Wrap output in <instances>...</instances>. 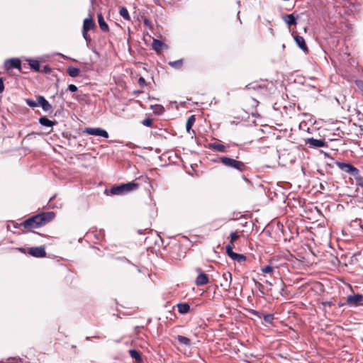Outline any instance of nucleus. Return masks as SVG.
Segmentation results:
<instances>
[{
    "mask_svg": "<svg viewBox=\"0 0 363 363\" xmlns=\"http://www.w3.org/2000/svg\"><path fill=\"white\" fill-rule=\"evenodd\" d=\"M55 214L52 212H43L33 216L21 223H16L14 221H9L6 227H10V224L13 225V227H38L45 225L55 218Z\"/></svg>",
    "mask_w": 363,
    "mask_h": 363,
    "instance_id": "f257e3e1",
    "label": "nucleus"
},
{
    "mask_svg": "<svg viewBox=\"0 0 363 363\" xmlns=\"http://www.w3.org/2000/svg\"><path fill=\"white\" fill-rule=\"evenodd\" d=\"M240 238V235L236 232H232L230 235V242L226 245V253L229 256V257L234 260L238 261V262H245L246 260L245 256L241 254L235 253L233 251V248H235V242Z\"/></svg>",
    "mask_w": 363,
    "mask_h": 363,
    "instance_id": "f03ea898",
    "label": "nucleus"
},
{
    "mask_svg": "<svg viewBox=\"0 0 363 363\" xmlns=\"http://www.w3.org/2000/svg\"><path fill=\"white\" fill-rule=\"evenodd\" d=\"M139 186V184L133 182L125 184H122L118 186H113L109 191L111 195H125L135 189Z\"/></svg>",
    "mask_w": 363,
    "mask_h": 363,
    "instance_id": "7ed1b4c3",
    "label": "nucleus"
},
{
    "mask_svg": "<svg viewBox=\"0 0 363 363\" xmlns=\"http://www.w3.org/2000/svg\"><path fill=\"white\" fill-rule=\"evenodd\" d=\"M220 161L225 167L235 169L240 172H242L245 169V165L242 162L225 156L221 157Z\"/></svg>",
    "mask_w": 363,
    "mask_h": 363,
    "instance_id": "20e7f679",
    "label": "nucleus"
},
{
    "mask_svg": "<svg viewBox=\"0 0 363 363\" xmlns=\"http://www.w3.org/2000/svg\"><path fill=\"white\" fill-rule=\"evenodd\" d=\"M337 166L342 171L350 174L355 178H358L359 176V171L357 168L350 163H345L342 162H337Z\"/></svg>",
    "mask_w": 363,
    "mask_h": 363,
    "instance_id": "39448f33",
    "label": "nucleus"
},
{
    "mask_svg": "<svg viewBox=\"0 0 363 363\" xmlns=\"http://www.w3.org/2000/svg\"><path fill=\"white\" fill-rule=\"evenodd\" d=\"M231 281L232 274L230 272H226L222 274L220 286L225 291H229Z\"/></svg>",
    "mask_w": 363,
    "mask_h": 363,
    "instance_id": "423d86ee",
    "label": "nucleus"
},
{
    "mask_svg": "<svg viewBox=\"0 0 363 363\" xmlns=\"http://www.w3.org/2000/svg\"><path fill=\"white\" fill-rule=\"evenodd\" d=\"M85 133L91 135L101 136L105 138H108L107 131L101 128H87L85 130Z\"/></svg>",
    "mask_w": 363,
    "mask_h": 363,
    "instance_id": "0eeeda50",
    "label": "nucleus"
},
{
    "mask_svg": "<svg viewBox=\"0 0 363 363\" xmlns=\"http://www.w3.org/2000/svg\"><path fill=\"white\" fill-rule=\"evenodd\" d=\"M198 276L195 280V284L196 286H203L208 283V276L200 269H196Z\"/></svg>",
    "mask_w": 363,
    "mask_h": 363,
    "instance_id": "6e6552de",
    "label": "nucleus"
},
{
    "mask_svg": "<svg viewBox=\"0 0 363 363\" xmlns=\"http://www.w3.org/2000/svg\"><path fill=\"white\" fill-rule=\"evenodd\" d=\"M28 253L35 257H44L46 255L43 246L30 247L28 249Z\"/></svg>",
    "mask_w": 363,
    "mask_h": 363,
    "instance_id": "1a4fd4ad",
    "label": "nucleus"
},
{
    "mask_svg": "<svg viewBox=\"0 0 363 363\" xmlns=\"http://www.w3.org/2000/svg\"><path fill=\"white\" fill-rule=\"evenodd\" d=\"M363 301V296L361 294H354L347 296V304L352 307H356L359 303Z\"/></svg>",
    "mask_w": 363,
    "mask_h": 363,
    "instance_id": "9d476101",
    "label": "nucleus"
},
{
    "mask_svg": "<svg viewBox=\"0 0 363 363\" xmlns=\"http://www.w3.org/2000/svg\"><path fill=\"white\" fill-rule=\"evenodd\" d=\"M21 61L18 58L6 60L4 62L6 69L9 70L13 68L21 69Z\"/></svg>",
    "mask_w": 363,
    "mask_h": 363,
    "instance_id": "9b49d317",
    "label": "nucleus"
},
{
    "mask_svg": "<svg viewBox=\"0 0 363 363\" xmlns=\"http://www.w3.org/2000/svg\"><path fill=\"white\" fill-rule=\"evenodd\" d=\"M306 143L310 147H323L326 146L324 140L315 139L313 138H308L306 140Z\"/></svg>",
    "mask_w": 363,
    "mask_h": 363,
    "instance_id": "f8f14e48",
    "label": "nucleus"
},
{
    "mask_svg": "<svg viewBox=\"0 0 363 363\" xmlns=\"http://www.w3.org/2000/svg\"><path fill=\"white\" fill-rule=\"evenodd\" d=\"M284 21L289 26H296L297 22V16H295L294 13L286 14L283 16Z\"/></svg>",
    "mask_w": 363,
    "mask_h": 363,
    "instance_id": "ddd939ff",
    "label": "nucleus"
},
{
    "mask_svg": "<svg viewBox=\"0 0 363 363\" xmlns=\"http://www.w3.org/2000/svg\"><path fill=\"white\" fill-rule=\"evenodd\" d=\"M294 40L297 45L304 52H308V47L306 44L305 40L302 36L296 35Z\"/></svg>",
    "mask_w": 363,
    "mask_h": 363,
    "instance_id": "4468645a",
    "label": "nucleus"
},
{
    "mask_svg": "<svg viewBox=\"0 0 363 363\" xmlns=\"http://www.w3.org/2000/svg\"><path fill=\"white\" fill-rule=\"evenodd\" d=\"M40 106L42 107L44 111H50L52 110V106L43 96H39Z\"/></svg>",
    "mask_w": 363,
    "mask_h": 363,
    "instance_id": "2eb2a0df",
    "label": "nucleus"
},
{
    "mask_svg": "<svg viewBox=\"0 0 363 363\" xmlns=\"http://www.w3.org/2000/svg\"><path fill=\"white\" fill-rule=\"evenodd\" d=\"M94 27L95 23L91 18H85L84 20L82 31L88 32Z\"/></svg>",
    "mask_w": 363,
    "mask_h": 363,
    "instance_id": "dca6fc26",
    "label": "nucleus"
},
{
    "mask_svg": "<svg viewBox=\"0 0 363 363\" xmlns=\"http://www.w3.org/2000/svg\"><path fill=\"white\" fill-rule=\"evenodd\" d=\"M97 17H98V23H99L100 28L104 32L108 31L109 30L108 26L105 22L103 15L101 13H98Z\"/></svg>",
    "mask_w": 363,
    "mask_h": 363,
    "instance_id": "f3484780",
    "label": "nucleus"
},
{
    "mask_svg": "<svg viewBox=\"0 0 363 363\" xmlns=\"http://www.w3.org/2000/svg\"><path fill=\"white\" fill-rule=\"evenodd\" d=\"M208 147L210 149H213L220 152H226V147L223 145H222L220 143H209L208 145Z\"/></svg>",
    "mask_w": 363,
    "mask_h": 363,
    "instance_id": "a211bd4d",
    "label": "nucleus"
},
{
    "mask_svg": "<svg viewBox=\"0 0 363 363\" xmlns=\"http://www.w3.org/2000/svg\"><path fill=\"white\" fill-rule=\"evenodd\" d=\"M39 123L43 125V126H46V127H52L55 124V121H50V119H48V118H46L45 116H43V117H40L39 118Z\"/></svg>",
    "mask_w": 363,
    "mask_h": 363,
    "instance_id": "6ab92c4d",
    "label": "nucleus"
},
{
    "mask_svg": "<svg viewBox=\"0 0 363 363\" xmlns=\"http://www.w3.org/2000/svg\"><path fill=\"white\" fill-rule=\"evenodd\" d=\"M129 354L132 358H134L137 363H142L143 359L140 353L135 350H130Z\"/></svg>",
    "mask_w": 363,
    "mask_h": 363,
    "instance_id": "aec40b11",
    "label": "nucleus"
},
{
    "mask_svg": "<svg viewBox=\"0 0 363 363\" xmlns=\"http://www.w3.org/2000/svg\"><path fill=\"white\" fill-rule=\"evenodd\" d=\"M178 311L181 314L187 313L190 310V306L188 303H179L177 304Z\"/></svg>",
    "mask_w": 363,
    "mask_h": 363,
    "instance_id": "412c9836",
    "label": "nucleus"
},
{
    "mask_svg": "<svg viewBox=\"0 0 363 363\" xmlns=\"http://www.w3.org/2000/svg\"><path fill=\"white\" fill-rule=\"evenodd\" d=\"M67 72V74L72 77H77L79 75L80 73L79 69L74 67H69Z\"/></svg>",
    "mask_w": 363,
    "mask_h": 363,
    "instance_id": "4be33fe9",
    "label": "nucleus"
},
{
    "mask_svg": "<svg viewBox=\"0 0 363 363\" xmlns=\"http://www.w3.org/2000/svg\"><path fill=\"white\" fill-rule=\"evenodd\" d=\"M195 121H196V118H195V116H194V115H192L188 118L187 121L186 123V129L187 132H189V133L190 132L194 123H195Z\"/></svg>",
    "mask_w": 363,
    "mask_h": 363,
    "instance_id": "5701e85b",
    "label": "nucleus"
},
{
    "mask_svg": "<svg viewBox=\"0 0 363 363\" xmlns=\"http://www.w3.org/2000/svg\"><path fill=\"white\" fill-rule=\"evenodd\" d=\"M164 45V43H162L161 40L154 39L152 42V48L153 49L159 52L162 50V47Z\"/></svg>",
    "mask_w": 363,
    "mask_h": 363,
    "instance_id": "b1692460",
    "label": "nucleus"
},
{
    "mask_svg": "<svg viewBox=\"0 0 363 363\" xmlns=\"http://www.w3.org/2000/svg\"><path fill=\"white\" fill-rule=\"evenodd\" d=\"M177 340L181 345H185V346H189L191 344V340L188 337H186L182 335H177Z\"/></svg>",
    "mask_w": 363,
    "mask_h": 363,
    "instance_id": "393cba45",
    "label": "nucleus"
},
{
    "mask_svg": "<svg viewBox=\"0 0 363 363\" xmlns=\"http://www.w3.org/2000/svg\"><path fill=\"white\" fill-rule=\"evenodd\" d=\"M29 65L35 72H40V63H39V62L38 60H29Z\"/></svg>",
    "mask_w": 363,
    "mask_h": 363,
    "instance_id": "a878e982",
    "label": "nucleus"
},
{
    "mask_svg": "<svg viewBox=\"0 0 363 363\" xmlns=\"http://www.w3.org/2000/svg\"><path fill=\"white\" fill-rule=\"evenodd\" d=\"M25 101L28 106L32 108L38 107L40 106L39 103V96L37 97V101H34L30 99H25Z\"/></svg>",
    "mask_w": 363,
    "mask_h": 363,
    "instance_id": "bb28decb",
    "label": "nucleus"
},
{
    "mask_svg": "<svg viewBox=\"0 0 363 363\" xmlns=\"http://www.w3.org/2000/svg\"><path fill=\"white\" fill-rule=\"evenodd\" d=\"M168 65L173 68L180 69L183 65V60L181 59L176 61H171L169 62Z\"/></svg>",
    "mask_w": 363,
    "mask_h": 363,
    "instance_id": "cd10ccee",
    "label": "nucleus"
},
{
    "mask_svg": "<svg viewBox=\"0 0 363 363\" xmlns=\"http://www.w3.org/2000/svg\"><path fill=\"white\" fill-rule=\"evenodd\" d=\"M119 13L120 15L125 20L127 21H130V15H129V13L128 11V10L126 9V8L125 7H121L120 9V11H119Z\"/></svg>",
    "mask_w": 363,
    "mask_h": 363,
    "instance_id": "c85d7f7f",
    "label": "nucleus"
},
{
    "mask_svg": "<svg viewBox=\"0 0 363 363\" xmlns=\"http://www.w3.org/2000/svg\"><path fill=\"white\" fill-rule=\"evenodd\" d=\"M153 112L155 114L161 115L164 112V108L162 105L157 104L154 106H152Z\"/></svg>",
    "mask_w": 363,
    "mask_h": 363,
    "instance_id": "c756f323",
    "label": "nucleus"
},
{
    "mask_svg": "<svg viewBox=\"0 0 363 363\" xmlns=\"http://www.w3.org/2000/svg\"><path fill=\"white\" fill-rule=\"evenodd\" d=\"M306 248H307V251L306 252V255H300L299 257L302 260H304L306 259L308 255L311 254V255H313V252L311 251V250L306 245Z\"/></svg>",
    "mask_w": 363,
    "mask_h": 363,
    "instance_id": "7c9ffc66",
    "label": "nucleus"
},
{
    "mask_svg": "<svg viewBox=\"0 0 363 363\" xmlns=\"http://www.w3.org/2000/svg\"><path fill=\"white\" fill-rule=\"evenodd\" d=\"M142 124L147 127H151L152 125V120L150 118H147L142 121Z\"/></svg>",
    "mask_w": 363,
    "mask_h": 363,
    "instance_id": "2f4dec72",
    "label": "nucleus"
},
{
    "mask_svg": "<svg viewBox=\"0 0 363 363\" xmlns=\"http://www.w3.org/2000/svg\"><path fill=\"white\" fill-rule=\"evenodd\" d=\"M262 272L268 274L273 272V268L270 265H266L262 269Z\"/></svg>",
    "mask_w": 363,
    "mask_h": 363,
    "instance_id": "473e14b6",
    "label": "nucleus"
},
{
    "mask_svg": "<svg viewBox=\"0 0 363 363\" xmlns=\"http://www.w3.org/2000/svg\"><path fill=\"white\" fill-rule=\"evenodd\" d=\"M138 84L141 86V87H145L147 86V83H146V81L145 79L143 77H140L138 80Z\"/></svg>",
    "mask_w": 363,
    "mask_h": 363,
    "instance_id": "72a5a7b5",
    "label": "nucleus"
},
{
    "mask_svg": "<svg viewBox=\"0 0 363 363\" xmlns=\"http://www.w3.org/2000/svg\"><path fill=\"white\" fill-rule=\"evenodd\" d=\"M82 35L86 43H90L91 40V38L90 35L88 34V32L82 31Z\"/></svg>",
    "mask_w": 363,
    "mask_h": 363,
    "instance_id": "f704fd0d",
    "label": "nucleus"
},
{
    "mask_svg": "<svg viewBox=\"0 0 363 363\" xmlns=\"http://www.w3.org/2000/svg\"><path fill=\"white\" fill-rule=\"evenodd\" d=\"M274 319L273 315L268 314L264 316V320L267 323H272Z\"/></svg>",
    "mask_w": 363,
    "mask_h": 363,
    "instance_id": "c9c22d12",
    "label": "nucleus"
},
{
    "mask_svg": "<svg viewBox=\"0 0 363 363\" xmlns=\"http://www.w3.org/2000/svg\"><path fill=\"white\" fill-rule=\"evenodd\" d=\"M358 186H359L362 189V194H363V177L359 176L358 178H356Z\"/></svg>",
    "mask_w": 363,
    "mask_h": 363,
    "instance_id": "e433bc0d",
    "label": "nucleus"
},
{
    "mask_svg": "<svg viewBox=\"0 0 363 363\" xmlns=\"http://www.w3.org/2000/svg\"><path fill=\"white\" fill-rule=\"evenodd\" d=\"M77 89V87L74 84H69L68 86V90L71 92H76Z\"/></svg>",
    "mask_w": 363,
    "mask_h": 363,
    "instance_id": "4c0bfd02",
    "label": "nucleus"
},
{
    "mask_svg": "<svg viewBox=\"0 0 363 363\" xmlns=\"http://www.w3.org/2000/svg\"><path fill=\"white\" fill-rule=\"evenodd\" d=\"M40 72H42L43 73H50L51 72V69L49 66L45 65V66H44L43 69L42 70H40Z\"/></svg>",
    "mask_w": 363,
    "mask_h": 363,
    "instance_id": "58836bf2",
    "label": "nucleus"
},
{
    "mask_svg": "<svg viewBox=\"0 0 363 363\" xmlns=\"http://www.w3.org/2000/svg\"><path fill=\"white\" fill-rule=\"evenodd\" d=\"M4 90V84L3 78H0V94H1Z\"/></svg>",
    "mask_w": 363,
    "mask_h": 363,
    "instance_id": "ea45409f",
    "label": "nucleus"
},
{
    "mask_svg": "<svg viewBox=\"0 0 363 363\" xmlns=\"http://www.w3.org/2000/svg\"><path fill=\"white\" fill-rule=\"evenodd\" d=\"M357 85L358 86V87L363 92V82L362 81H357Z\"/></svg>",
    "mask_w": 363,
    "mask_h": 363,
    "instance_id": "a19ab883",
    "label": "nucleus"
},
{
    "mask_svg": "<svg viewBox=\"0 0 363 363\" xmlns=\"http://www.w3.org/2000/svg\"><path fill=\"white\" fill-rule=\"evenodd\" d=\"M340 232L342 234V235H347V230H349V228H339Z\"/></svg>",
    "mask_w": 363,
    "mask_h": 363,
    "instance_id": "79ce46f5",
    "label": "nucleus"
},
{
    "mask_svg": "<svg viewBox=\"0 0 363 363\" xmlns=\"http://www.w3.org/2000/svg\"><path fill=\"white\" fill-rule=\"evenodd\" d=\"M286 230V228H281V232H282L283 235H285V230Z\"/></svg>",
    "mask_w": 363,
    "mask_h": 363,
    "instance_id": "37998d69",
    "label": "nucleus"
},
{
    "mask_svg": "<svg viewBox=\"0 0 363 363\" xmlns=\"http://www.w3.org/2000/svg\"><path fill=\"white\" fill-rule=\"evenodd\" d=\"M135 94H140L142 93V91L138 90L134 91Z\"/></svg>",
    "mask_w": 363,
    "mask_h": 363,
    "instance_id": "c03bdc74",
    "label": "nucleus"
},
{
    "mask_svg": "<svg viewBox=\"0 0 363 363\" xmlns=\"http://www.w3.org/2000/svg\"><path fill=\"white\" fill-rule=\"evenodd\" d=\"M361 228H363V225H360Z\"/></svg>",
    "mask_w": 363,
    "mask_h": 363,
    "instance_id": "a18cd8bd",
    "label": "nucleus"
},
{
    "mask_svg": "<svg viewBox=\"0 0 363 363\" xmlns=\"http://www.w3.org/2000/svg\"><path fill=\"white\" fill-rule=\"evenodd\" d=\"M362 208H363V207H362Z\"/></svg>",
    "mask_w": 363,
    "mask_h": 363,
    "instance_id": "49530a36",
    "label": "nucleus"
}]
</instances>
